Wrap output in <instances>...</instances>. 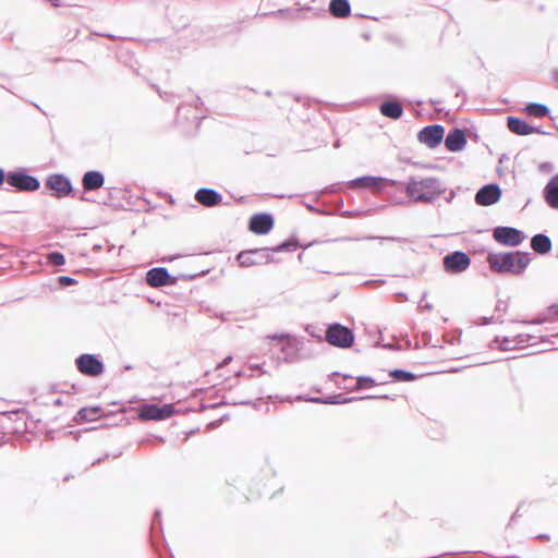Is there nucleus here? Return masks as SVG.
I'll use <instances>...</instances> for the list:
<instances>
[{"label":"nucleus","mask_w":558,"mask_h":558,"mask_svg":"<svg viewBox=\"0 0 558 558\" xmlns=\"http://www.w3.org/2000/svg\"><path fill=\"white\" fill-rule=\"evenodd\" d=\"M495 342L498 343V345L501 350H512V349H515L517 345L523 343L524 338H523V336H517L513 338L504 337L502 339H500V337H496Z\"/></svg>","instance_id":"nucleus-25"},{"label":"nucleus","mask_w":558,"mask_h":558,"mask_svg":"<svg viewBox=\"0 0 558 558\" xmlns=\"http://www.w3.org/2000/svg\"><path fill=\"white\" fill-rule=\"evenodd\" d=\"M390 376L397 381H410L415 378L414 374L403 369H393L390 372Z\"/></svg>","instance_id":"nucleus-28"},{"label":"nucleus","mask_w":558,"mask_h":558,"mask_svg":"<svg viewBox=\"0 0 558 558\" xmlns=\"http://www.w3.org/2000/svg\"><path fill=\"white\" fill-rule=\"evenodd\" d=\"M248 368H250L251 371H253V369H259L262 374H266V372H265V371H263V369L260 368V366H259V365H257V364H251Z\"/></svg>","instance_id":"nucleus-34"},{"label":"nucleus","mask_w":558,"mask_h":558,"mask_svg":"<svg viewBox=\"0 0 558 558\" xmlns=\"http://www.w3.org/2000/svg\"><path fill=\"white\" fill-rule=\"evenodd\" d=\"M105 183V177L100 171L92 170L84 173L82 184L85 191H96Z\"/></svg>","instance_id":"nucleus-18"},{"label":"nucleus","mask_w":558,"mask_h":558,"mask_svg":"<svg viewBox=\"0 0 558 558\" xmlns=\"http://www.w3.org/2000/svg\"><path fill=\"white\" fill-rule=\"evenodd\" d=\"M326 340L333 347L349 348L354 341L351 329L340 324L330 325L326 330Z\"/></svg>","instance_id":"nucleus-3"},{"label":"nucleus","mask_w":558,"mask_h":558,"mask_svg":"<svg viewBox=\"0 0 558 558\" xmlns=\"http://www.w3.org/2000/svg\"><path fill=\"white\" fill-rule=\"evenodd\" d=\"M376 385L375 380L372 378V377H367V376H360L356 378V384L355 386L353 387L354 390H361V389H364L365 387H371V386H374Z\"/></svg>","instance_id":"nucleus-29"},{"label":"nucleus","mask_w":558,"mask_h":558,"mask_svg":"<svg viewBox=\"0 0 558 558\" xmlns=\"http://www.w3.org/2000/svg\"><path fill=\"white\" fill-rule=\"evenodd\" d=\"M481 319H482V323H481L482 325H488L492 323L493 318L482 317Z\"/></svg>","instance_id":"nucleus-36"},{"label":"nucleus","mask_w":558,"mask_h":558,"mask_svg":"<svg viewBox=\"0 0 558 558\" xmlns=\"http://www.w3.org/2000/svg\"><path fill=\"white\" fill-rule=\"evenodd\" d=\"M296 243L295 242H292V241H286L279 245H277L276 247L271 248L270 251L272 252H282V251H294L295 247H296Z\"/></svg>","instance_id":"nucleus-31"},{"label":"nucleus","mask_w":558,"mask_h":558,"mask_svg":"<svg viewBox=\"0 0 558 558\" xmlns=\"http://www.w3.org/2000/svg\"><path fill=\"white\" fill-rule=\"evenodd\" d=\"M471 258L469 255L461 251H456L447 254L444 257V267L446 271L451 274H459L469 268Z\"/></svg>","instance_id":"nucleus-7"},{"label":"nucleus","mask_w":558,"mask_h":558,"mask_svg":"<svg viewBox=\"0 0 558 558\" xmlns=\"http://www.w3.org/2000/svg\"><path fill=\"white\" fill-rule=\"evenodd\" d=\"M544 197L549 207L558 209V174L546 184Z\"/></svg>","instance_id":"nucleus-20"},{"label":"nucleus","mask_w":558,"mask_h":558,"mask_svg":"<svg viewBox=\"0 0 558 558\" xmlns=\"http://www.w3.org/2000/svg\"><path fill=\"white\" fill-rule=\"evenodd\" d=\"M232 360V356H227L219 365L218 367H222L227 365Z\"/></svg>","instance_id":"nucleus-35"},{"label":"nucleus","mask_w":558,"mask_h":558,"mask_svg":"<svg viewBox=\"0 0 558 558\" xmlns=\"http://www.w3.org/2000/svg\"><path fill=\"white\" fill-rule=\"evenodd\" d=\"M329 11L335 17H347L350 15L351 7L348 0H331Z\"/></svg>","instance_id":"nucleus-24"},{"label":"nucleus","mask_w":558,"mask_h":558,"mask_svg":"<svg viewBox=\"0 0 558 558\" xmlns=\"http://www.w3.org/2000/svg\"><path fill=\"white\" fill-rule=\"evenodd\" d=\"M342 240H344V241H352L354 239L353 238H343ZM355 240L357 241L359 239H355Z\"/></svg>","instance_id":"nucleus-39"},{"label":"nucleus","mask_w":558,"mask_h":558,"mask_svg":"<svg viewBox=\"0 0 558 558\" xmlns=\"http://www.w3.org/2000/svg\"><path fill=\"white\" fill-rule=\"evenodd\" d=\"M445 191L446 189L441 182L433 177H412L405 185V194L414 203L430 204Z\"/></svg>","instance_id":"nucleus-2"},{"label":"nucleus","mask_w":558,"mask_h":558,"mask_svg":"<svg viewBox=\"0 0 558 558\" xmlns=\"http://www.w3.org/2000/svg\"><path fill=\"white\" fill-rule=\"evenodd\" d=\"M316 402H323L319 398L314 399ZM337 401H324V403H336Z\"/></svg>","instance_id":"nucleus-38"},{"label":"nucleus","mask_w":558,"mask_h":558,"mask_svg":"<svg viewBox=\"0 0 558 558\" xmlns=\"http://www.w3.org/2000/svg\"><path fill=\"white\" fill-rule=\"evenodd\" d=\"M531 247L538 254H546L551 250V240L546 234L537 233L531 240Z\"/></svg>","instance_id":"nucleus-22"},{"label":"nucleus","mask_w":558,"mask_h":558,"mask_svg":"<svg viewBox=\"0 0 558 558\" xmlns=\"http://www.w3.org/2000/svg\"><path fill=\"white\" fill-rule=\"evenodd\" d=\"M548 311L550 315L558 316V304L551 305Z\"/></svg>","instance_id":"nucleus-33"},{"label":"nucleus","mask_w":558,"mask_h":558,"mask_svg":"<svg viewBox=\"0 0 558 558\" xmlns=\"http://www.w3.org/2000/svg\"><path fill=\"white\" fill-rule=\"evenodd\" d=\"M444 135V126L440 124H434L423 128L417 134V140L427 147L435 148L441 143Z\"/></svg>","instance_id":"nucleus-9"},{"label":"nucleus","mask_w":558,"mask_h":558,"mask_svg":"<svg viewBox=\"0 0 558 558\" xmlns=\"http://www.w3.org/2000/svg\"><path fill=\"white\" fill-rule=\"evenodd\" d=\"M508 128L512 133L518 135H529L538 132L536 128L531 126L524 120L514 117L508 118Z\"/></svg>","instance_id":"nucleus-21"},{"label":"nucleus","mask_w":558,"mask_h":558,"mask_svg":"<svg viewBox=\"0 0 558 558\" xmlns=\"http://www.w3.org/2000/svg\"><path fill=\"white\" fill-rule=\"evenodd\" d=\"M399 295H400V299H404V300H407V296H405V294H403V293H400Z\"/></svg>","instance_id":"nucleus-40"},{"label":"nucleus","mask_w":558,"mask_h":558,"mask_svg":"<svg viewBox=\"0 0 558 558\" xmlns=\"http://www.w3.org/2000/svg\"><path fill=\"white\" fill-rule=\"evenodd\" d=\"M385 179L379 177L365 175L360 177L349 182L351 189L357 187H369L374 190H380Z\"/></svg>","instance_id":"nucleus-19"},{"label":"nucleus","mask_w":558,"mask_h":558,"mask_svg":"<svg viewBox=\"0 0 558 558\" xmlns=\"http://www.w3.org/2000/svg\"><path fill=\"white\" fill-rule=\"evenodd\" d=\"M99 415V408H83L77 413L78 421H95Z\"/></svg>","instance_id":"nucleus-27"},{"label":"nucleus","mask_w":558,"mask_h":558,"mask_svg":"<svg viewBox=\"0 0 558 558\" xmlns=\"http://www.w3.org/2000/svg\"><path fill=\"white\" fill-rule=\"evenodd\" d=\"M268 338L282 342L280 350L284 354V360L287 361L291 360L299 349L298 340L288 333H274L269 335Z\"/></svg>","instance_id":"nucleus-14"},{"label":"nucleus","mask_w":558,"mask_h":558,"mask_svg":"<svg viewBox=\"0 0 558 558\" xmlns=\"http://www.w3.org/2000/svg\"><path fill=\"white\" fill-rule=\"evenodd\" d=\"M236 260L242 267H250L254 265L269 264L275 259L270 253V248L264 247L241 252L236 256Z\"/></svg>","instance_id":"nucleus-4"},{"label":"nucleus","mask_w":558,"mask_h":558,"mask_svg":"<svg viewBox=\"0 0 558 558\" xmlns=\"http://www.w3.org/2000/svg\"><path fill=\"white\" fill-rule=\"evenodd\" d=\"M493 236L495 241L507 246H518L525 240L524 233L512 227H497Z\"/></svg>","instance_id":"nucleus-5"},{"label":"nucleus","mask_w":558,"mask_h":558,"mask_svg":"<svg viewBox=\"0 0 558 558\" xmlns=\"http://www.w3.org/2000/svg\"><path fill=\"white\" fill-rule=\"evenodd\" d=\"M556 78L558 80V72L555 73Z\"/></svg>","instance_id":"nucleus-41"},{"label":"nucleus","mask_w":558,"mask_h":558,"mask_svg":"<svg viewBox=\"0 0 558 558\" xmlns=\"http://www.w3.org/2000/svg\"><path fill=\"white\" fill-rule=\"evenodd\" d=\"M7 182L20 191L32 192L38 190L40 186L38 179L22 171L9 172Z\"/></svg>","instance_id":"nucleus-6"},{"label":"nucleus","mask_w":558,"mask_h":558,"mask_svg":"<svg viewBox=\"0 0 558 558\" xmlns=\"http://www.w3.org/2000/svg\"><path fill=\"white\" fill-rule=\"evenodd\" d=\"M379 111L383 116L398 120L403 114L402 106L397 101H385L380 105Z\"/></svg>","instance_id":"nucleus-23"},{"label":"nucleus","mask_w":558,"mask_h":558,"mask_svg":"<svg viewBox=\"0 0 558 558\" xmlns=\"http://www.w3.org/2000/svg\"><path fill=\"white\" fill-rule=\"evenodd\" d=\"M77 369L87 376H98L104 372L102 362L93 354H82L76 361Z\"/></svg>","instance_id":"nucleus-8"},{"label":"nucleus","mask_w":558,"mask_h":558,"mask_svg":"<svg viewBox=\"0 0 558 558\" xmlns=\"http://www.w3.org/2000/svg\"><path fill=\"white\" fill-rule=\"evenodd\" d=\"M174 412L172 404H149L142 409L141 417L144 420L160 421L170 417Z\"/></svg>","instance_id":"nucleus-11"},{"label":"nucleus","mask_w":558,"mask_h":558,"mask_svg":"<svg viewBox=\"0 0 558 558\" xmlns=\"http://www.w3.org/2000/svg\"><path fill=\"white\" fill-rule=\"evenodd\" d=\"M524 111L532 117H545L549 113V109L547 106L538 102H531L525 108Z\"/></svg>","instance_id":"nucleus-26"},{"label":"nucleus","mask_w":558,"mask_h":558,"mask_svg":"<svg viewBox=\"0 0 558 558\" xmlns=\"http://www.w3.org/2000/svg\"><path fill=\"white\" fill-rule=\"evenodd\" d=\"M466 145V137L461 129H453L445 138V146L450 151H460Z\"/></svg>","instance_id":"nucleus-17"},{"label":"nucleus","mask_w":558,"mask_h":558,"mask_svg":"<svg viewBox=\"0 0 558 558\" xmlns=\"http://www.w3.org/2000/svg\"><path fill=\"white\" fill-rule=\"evenodd\" d=\"M59 282L64 286H69L75 282V280L72 277L68 276H61L59 277Z\"/></svg>","instance_id":"nucleus-32"},{"label":"nucleus","mask_w":558,"mask_h":558,"mask_svg":"<svg viewBox=\"0 0 558 558\" xmlns=\"http://www.w3.org/2000/svg\"><path fill=\"white\" fill-rule=\"evenodd\" d=\"M146 282L154 288L168 286L174 282L168 270L163 267H155L147 271Z\"/></svg>","instance_id":"nucleus-13"},{"label":"nucleus","mask_w":558,"mask_h":558,"mask_svg":"<svg viewBox=\"0 0 558 558\" xmlns=\"http://www.w3.org/2000/svg\"><path fill=\"white\" fill-rule=\"evenodd\" d=\"M501 197V190L498 184H487L481 187L475 194V202L481 206H490Z\"/></svg>","instance_id":"nucleus-10"},{"label":"nucleus","mask_w":558,"mask_h":558,"mask_svg":"<svg viewBox=\"0 0 558 558\" xmlns=\"http://www.w3.org/2000/svg\"><path fill=\"white\" fill-rule=\"evenodd\" d=\"M47 186L53 190L58 197L66 196L72 191L71 181L63 174H52L47 179Z\"/></svg>","instance_id":"nucleus-15"},{"label":"nucleus","mask_w":558,"mask_h":558,"mask_svg":"<svg viewBox=\"0 0 558 558\" xmlns=\"http://www.w3.org/2000/svg\"><path fill=\"white\" fill-rule=\"evenodd\" d=\"M274 227V218L270 214H255L251 217L248 229L255 234H266Z\"/></svg>","instance_id":"nucleus-12"},{"label":"nucleus","mask_w":558,"mask_h":558,"mask_svg":"<svg viewBox=\"0 0 558 558\" xmlns=\"http://www.w3.org/2000/svg\"><path fill=\"white\" fill-rule=\"evenodd\" d=\"M532 260L529 252L490 253L487 262L492 270L498 274L522 275Z\"/></svg>","instance_id":"nucleus-1"},{"label":"nucleus","mask_w":558,"mask_h":558,"mask_svg":"<svg viewBox=\"0 0 558 558\" xmlns=\"http://www.w3.org/2000/svg\"><path fill=\"white\" fill-rule=\"evenodd\" d=\"M48 260L56 266H61L65 263L64 255L60 252H52L48 254Z\"/></svg>","instance_id":"nucleus-30"},{"label":"nucleus","mask_w":558,"mask_h":558,"mask_svg":"<svg viewBox=\"0 0 558 558\" xmlns=\"http://www.w3.org/2000/svg\"><path fill=\"white\" fill-rule=\"evenodd\" d=\"M194 198L198 204L205 207H213L222 202V195L216 190L209 187L198 189Z\"/></svg>","instance_id":"nucleus-16"},{"label":"nucleus","mask_w":558,"mask_h":558,"mask_svg":"<svg viewBox=\"0 0 558 558\" xmlns=\"http://www.w3.org/2000/svg\"><path fill=\"white\" fill-rule=\"evenodd\" d=\"M422 308L430 311V310H433V305L427 303L425 305H422Z\"/></svg>","instance_id":"nucleus-37"}]
</instances>
